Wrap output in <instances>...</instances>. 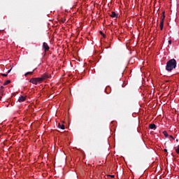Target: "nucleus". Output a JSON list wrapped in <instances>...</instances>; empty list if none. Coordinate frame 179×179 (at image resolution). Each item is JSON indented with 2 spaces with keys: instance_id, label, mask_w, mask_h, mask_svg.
<instances>
[{
  "instance_id": "f257e3e1",
  "label": "nucleus",
  "mask_w": 179,
  "mask_h": 179,
  "mask_svg": "<svg viewBox=\"0 0 179 179\" xmlns=\"http://www.w3.org/2000/svg\"><path fill=\"white\" fill-rule=\"evenodd\" d=\"M176 67H177V61L176 60V59H171L167 62L166 69L169 72H171V71H173V69H176Z\"/></svg>"
},
{
  "instance_id": "f03ea898",
  "label": "nucleus",
  "mask_w": 179,
  "mask_h": 179,
  "mask_svg": "<svg viewBox=\"0 0 179 179\" xmlns=\"http://www.w3.org/2000/svg\"><path fill=\"white\" fill-rule=\"evenodd\" d=\"M162 17L161 19V22H160V24H159V27H160V30H163V27L164 26V19L166 18V15H164V12L162 13Z\"/></svg>"
},
{
  "instance_id": "7ed1b4c3",
  "label": "nucleus",
  "mask_w": 179,
  "mask_h": 179,
  "mask_svg": "<svg viewBox=\"0 0 179 179\" xmlns=\"http://www.w3.org/2000/svg\"><path fill=\"white\" fill-rule=\"evenodd\" d=\"M43 48L45 50V52L50 50V46H48V44L45 42L43 43Z\"/></svg>"
},
{
  "instance_id": "20e7f679",
  "label": "nucleus",
  "mask_w": 179,
  "mask_h": 179,
  "mask_svg": "<svg viewBox=\"0 0 179 179\" xmlns=\"http://www.w3.org/2000/svg\"><path fill=\"white\" fill-rule=\"evenodd\" d=\"M30 83H32L33 85H38V83H37V80L36 79V78H32L30 79L29 80Z\"/></svg>"
},
{
  "instance_id": "39448f33",
  "label": "nucleus",
  "mask_w": 179,
  "mask_h": 179,
  "mask_svg": "<svg viewBox=\"0 0 179 179\" xmlns=\"http://www.w3.org/2000/svg\"><path fill=\"white\" fill-rule=\"evenodd\" d=\"M48 78H50V76H48V74L47 73H45L41 76V79H42V81H43V80H45V79H48Z\"/></svg>"
},
{
  "instance_id": "423d86ee",
  "label": "nucleus",
  "mask_w": 179,
  "mask_h": 179,
  "mask_svg": "<svg viewBox=\"0 0 179 179\" xmlns=\"http://www.w3.org/2000/svg\"><path fill=\"white\" fill-rule=\"evenodd\" d=\"M24 100H26V96H21L18 99V101L20 103H22V101H24Z\"/></svg>"
},
{
  "instance_id": "0eeeda50",
  "label": "nucleus",
  "mask_w": 179,
  "mask_h": 179,
  "mask_svg": "<svg viewBox=\"0 0 179 179\" xmlns=\"http://www.w3.org/2000/svg\"><path fill=\"white\" fill-rule=\"evenodd\" d=\"M110 17H118V14L115 13V12L112 11L111 12V15H110Z\"/></svg>"
},
{
  "instance_id": "6e6552de",
  "label": "nucleus",
  "mask_w": 179,
  "mask_h": 179,
  "mask_svg": "<svg viewBox=\"0 0 179 179\" xmlns=\"http://www.w3.org/2000/svg\"><path fill=\"white\" fill-rule=\"evenodd\" d=\"M58 128H59L60 129H65V125L64 124L59 123Z\"/></svg>"
},
{
  "instance_id": "1a4fd4ad",
  "label": "nucleus",
  "mask_w": 179,
  "mask_h": 179,
  "mask_svg": "<svg viewBox=\"0 0 179 179\" xmlns=\"http://www.w3.org/2000/svg\"><path fill=\"white\" fill-rule=\"evenodd\" d=\"M149 128H150V129H156V124H150L149 125Z\"/></svg>"
},
{
  "instance_id": "9d476101",
  "label": "nucleus",
  "mask_w": 179,
  "mask_h": 179,
  "mask_svg": "<svg viewBox=\"0 0 179 179\" xmlns=\"http://www.w3.org/2000/svg\"><path fill=\"white\" fill-rule=\"evenodd\" d=\"M34 71H36V69H34L32 71H29L27 72L24 74V76H27V75H33V73H34Z\"/></svg>"
},
{
  "instance_id": "9b49d317",
  "label": "nucleus",
  "mask_w": 179,
  "mask_h": 179,
  "mask_svg": "<svg viewBox=\"0 0 179 179\" xmlns=\"http://www.w3.org/2000/svg\"><path fill=\"white\" fill-rule=\"evenodd\" d=\"M3 89H5L3 86L0 87V94H1V96H3Z\"/></svg>"
},
{
  "instance_id": "f8f14e48",
  "label": "nucleus",
  "mask_w": 179,
  "mask_h": 179,
  "mask_svg": "<svg viewBox=\"0 0 179 179\" xmlns=\"http://www.w3.org/2000/svg\"><path fill=\"white\" fill-rule=\"evenodd\" d=\"M35 79H36V82L37 83H41V82H43V79L41 78H35Z\"/></svg>"
},
{
  "instance_id": "ddd939ff",
  "label": "nucleus",
  "mask_w": 179,
  "mask_h": 179,
  "mask_svg": "<svg viewBox=\"0 0 179 179\" xmlns=\"http://www.w3.org/2000/svg\"><path fill=\"white\" fill-rule=\"evenodd\" d=\"M163 134H164L165 138H169V133H167V131H163Z\"/></svg>"
},
{
  "instance_id": "4468645a",
  "label": "nucleus",
  "mask_w": 179,
  "mask_h": 179,
  "mask_svg": "<svg viewBox=\"0 0 179 179\" xmlns=\"http://www.w3.org/2000/svg\"><path fill=\"white\" fill-rule=\"evenodd\" d=\"M9 83H10V80H6L4 83H3V86H6V85H9Z\"/></svg>"
},
{
  "instance_id": "2eb2a0df",
  "label": "nucleus",
  "mask_w": 179,
  "mask_h": 179,
  "mask_svg": "<svg viewBox=\"0 0 179 179\" xmlns=\"http://www.w3.org/2000/svg\"><path fill=\"white\" fill-rule=\"evenodd\" d=\"M99 33L101 34V36H103V38H106V34H103V31H100Z\"/></svg>"
},
{
  "instance_id": "dca6fc26",
  "label": "nucleus",
  "mask_w": 179,
  "mask_h": 179,
  "mask_svg": "<svg viewBox=\"0 0 179 179\" xmlns=\"http://www.w3.org/2000/svg\"><path fill=\"white\" fill-rule=\"evenodd\" d=\"M109 177H110L111 178H114V177H115V176H114V175H109Z\"/></svg>"
},
{
  "instance_id": "f3484780",
  "label": "nucleus",
  "mask_w": 179,
  "mask_h": 179,
  "mask_svg": "<svg viewBox=\"0 0 179 179\" xmlns=\"http://www.w3.org/2000/svg\"><path fill=\"white\" fill-rule=\"evenodd\" d=\"M1 76H4V77H6V76H8V74H4V73H2V74H1Z\"/></svg>"
},
{
  "instance_id": "a211bd4d",
  "label": "nucleus",
  "mask_w": 179,
  "mask_h": 179,
  "mask_svg": "<svg viewBox=\"0 0 179 179\" xmlns=\"http://www.w3.org/2000/svg\"><path fill=\"white\" fill-rule=\"evenodd\" d=\"M10 71H12V69L8 70V72H7V73H10Z\"/></svg>"
},
{
  "instance_id": "6ab92c4d",
  "label": "nucleus",
  "mask_w": 179,
  "mask_h": 179,
  "mask_svg": "<svg viewBox=\"0 0 179 179\" xmlns=\"http://www.w3.org/2000/svg\"><path fill=\"white\" fill-rule=\"evenodd\" d=\"M62 23H65V20H62Z\"/></svg>"
},
{
  "instance_id": "aec40b11",
  "label": "nucleus",
  "mask_w": 179,
  "mask_h": 179,
  "mask_svg": "<svg viewBox=\"0 0 179 179\" xmlns=\"http://www.w3.org/2000/svg\"><path fill=\"white\" fill-rule=\"evenodd\" d=\"M169 44H171V40L169 41Z\"/></svg>"
},
{
  "instance_id": "412c9836",
  "label": "nucleus",
  "mask_w": 179,
  "mask_h": 179,
  "mask_svg": "<svg viewBox=\"0 0 179 179\" xmlns=\"http://www.w3.org/2000/svg\"><path fill=\"white\" fill-rule=\"evenodd\" d=\"M169 138H171L172 139H174V137H173V136H170Z\"/></svg>"
},
{
  "instance_id": "4be33fe9",
  "label": "nucleus",
  "mask_w": 179,
  "mask_h": 179,
  "mask_svg": "<svg viewBox=\"0 0 179 179\" xmlns=\"http://www.w3.org/2000/svg\"><path fill=\"white\" fill-rule=\"evenodd\" d=\"M143 146H145V143L143 142L141 143Z\"/></svg>"
},
{
  "instance_id": "5701e85b",
  "label": "nucleus",
  "mask_w": 179,
  "mask_h": 179,
  "mask_svg": "<svg viewBox=\"0 0 179 179\" xmlns=\"http://www.w3.org/2000/svg\"><path fill=\"white\" fill-rule=\"evenodd\" d=\"M164 151L167 152V149H164Z\"/></svg>"
},
{
  "instance_id": "b1692460",
  "label": "nucleus",
  "mask_w": 179,
  "mask_h": 179,
  "mask_svg": "<svg viewBox=\"0 0 179 179\" xmlns=\"http://www.w3.org/2000/svg\"><path fill=\"white\" fill-rule=\"evenodd\" d=\"M176 142H178V139H176Z\"/></svg>"
},
{
  "instance_id": "393cba45",
  "label": "nucleus",
  "mask_w": 179,
  "mask_h": 179,
  "mask_svg": "<svg viewBox=\"0 0 179 179\" xmlns=\"http://www.w3.org/2000/svg\"><path fill=\"white\" fill-rule=\"evenodd\" d=\"M0 138H1V136H0Z\"/></svg>"
}]
</instances>
